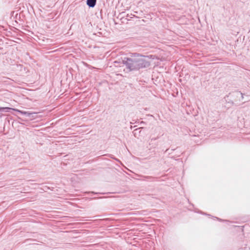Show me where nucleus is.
<instances>
[{
	"instance_id": "nucleus-4",
	"label": "nucleus",
	"mask_w": 250,
	"mask_h": 250,
	"mask_svg": "<svg viewBox=\"0 0 250 250\" xmlns=\"http://www.w3.org/2000/svg\"><path fill=\"white\" fill-rule=\"evenodd\" d=\"M12 110V108L10 107H0V112H9L10 110ZM1 117V115H0V117Z\"/></svg>"
},
{
	"instance_id": "nucleus-5",
	"label": "nucleus",
	"mask_w": 250,
	"mask_h": 250,
	"mask_svg": "<svg viewBox=\"0 0 250 250\" xmlns=\"http://www.w3.org/2000/svg\"><path fill=\"white\" fill-rule=\"evenodd\" d=\"M141 124H145V123L143 121H141V123H140Z\"/></svg>"
},
{
	"instance_id": "nucleus-1",
	"label": "nucleus",
	"mask_w": 250,
	"mask_h": 250,
	"mask_svg": "<svg viewBox=\"0 0 250 250\" xmlns=\"http://www.w3.org/2000/svg\"><path fill=\"white\" fill-rule=\"evenodd\" d=\"M123 63L130 71L147 68L150 66V62L147 60L146 57L142 56L125 58L123 60Z\"/></svg>"
},
{
	"instance_id": "nucleus-3",
	"label": "nucleus",
	"mask_w": 250,
	"mask_h": 250,
	"mask_svg": "<svg viewBox=\"0 0 250 250\" xmlns=\"http://www.w3.org/2000/svg\"><path fill=\"white\" fill-rule=\"evenodd\" d=\"M96 3V0H87L86 4L89 7H94Z\"/></svg>"
},
{
	"instance_id": "nucleus-6",
	"label": "nucleus",
	"mask_w": 250,
	"mask_h": 250,
	"mask_svg": "<svg viewBox=\"0 0 250 250\" xmlns=\"http://www.w3.org/2000/svg\"><path fill=\"white\" fill-rule=\"evenodd\" d=\"M242 98L243 99L244 98L243 94L241 93Z\"/></svg>"
},
{
	"instance_id": "nucleus-7",
	"label": "nucleus",
	"mask_w": 250,
	"mask_h": 250,
	"mask_svg": "<svg viewBox=\"0 0 250 250\" xmlns=\"http://www.w3.org/2000/svg\"><path fill=\"white\" fill-rule=\"evenodd\" d=\"M141 128V127H140V128ZM140 129V128H139L138 129H136L135 130H135H137V129Z\"/></svg>"
},
{
	"instance_id": "nucleus-2",
	"label": "nucleus",
	"mask_w": 250,
	"mask_h": 250,
	"mask_svg": "<svg viewBox=\"0 0 250 250\" xmlns=\"http://www.w3.org/2000/svg\"><path fill=\"white\" fill-rule=\"evenodd\" d=\"M12 110H14L17 112L20 113L21 114L25 115L27 117H31V118L33 117V114H36V113H32V112L22 111V110H19L17 109L13 108H12Z\"/></svg>"
}]
</instances>
